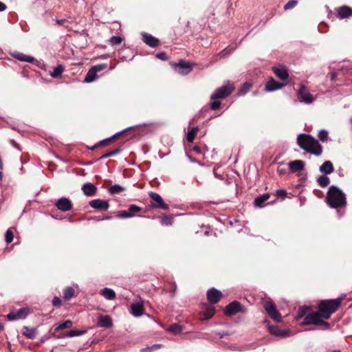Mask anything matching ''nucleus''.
<instances>
[{"label": "nucleus", "instance_id": "bb28decb", "mask_svg": "<svg viewBox=\"0 0 352 352\" xmlns=\"http://www.w3.org/2000/svg\"><path fill=\"white\" fill-rule=\"evenodd\" d=\"M98 326L101 327H111V319L109 316H100L98 319Z\"/></svg>", "mask_w": 352, "mask_h": 352}, {"label": "nucleus", "instance_id": "20e7f679", "mask_svg": "<svg viewBox=\"0 0 352 352\" xmlns=\"http://www.w3.org/2000/svg\"><path fill=\"white\" fill-rule=\"evenodd\" d=\"M234 90V87L228 83L226 85L221 86L217 89L211 95V100L223 99L230 96Z\"/></svg>", "mask_w": 352, "mask_h": 352}, {"label": "nucleus", "instance_id": "4468645a", "mask_svg": "<svg viewBox=\"0 0 352 352\" xmlns=\"http://www.w3.org/2000/svg\"><path fill=\"white\" fill-rule=\"evenodd\" d=\"M221 292L214 287L210 288L207 292V299L212 304L217 303L221 299Z\"/></svg>", "mask_w": 352, "mask_h": 352}, {"label": "nucleus", "instance_id": "c85d7f7f", "mask_svg": "<svg viewBox=\"0 0 352 352\" xmlns=\"http://www.w3.org/2000/svg\"><path fill=\"white\" fill-rule=\"evenodd\" d=\"M98 78V76L96 72L94 70V69L90 68L87 72L84 82L90 83L94 82Z\"/></svg>", "mask_w": 352, "mask_h": 352}, {"label": "nucleus", "instance_id": "5701e85b", "mask_svg": "<svg viewBox=\"0 0 352 352\" xmlns=\"http://www.w3.org/2000/svg\"><path fill=\"white\" fill-rule=\"evenodd\" d=\"M319 170L320 173L325 175H329L334 170L333 165L330 161H325L320 167Z\"/></svg>", "mask_w": 352, "mask_h": 352}, {"label": "nucleus", "instance_id": "39448f33", "mask_svg": "<svg viewBox=\"0 0 352 352\" xmlns=\"http://www.w3.org/2000/svg\"><path fill=\"white\" fill-rule=\"evenodd\" d=\"M151 198V207L155 209L168 210L169 206L166 204L162 197L157 192H150L148 193Z\"/></svg>", "mask_w": 352, "mask_h": 352}, {"label": "nucleus", "instance_id": "1a4fd4ad", "mask_svg": "<svg viewBox=\"0 0 352 352\" xmlns=\"http://www.w3.org/2000/svg\"><path fill=\"white\" fill-rule=\"evenodd\" d=\"M298 98L300 102L309 104L314 101L313 96L307 90L304 85H301L297 93Z\"/></svg>", "mask_w": 352, "mask_h": 352}, {"label": "nucleus", "instance_id": "774afa93", "mask_svg": "<svg viewBox=\"0 0 352 352\" xmlns=\"http://www.w3.org/2000/svg\"><path fill=\"white\" fill-rule=\"evenodd\" d=\"M332 352H341L340 350H334Z\"/></svg>", "mask_w": 352, "mask_h": 352}, {"label": "nucleus", "instance_id": "c03bdc74", "mask_svg": "<svg viewBox=\"0 0 352 352\" xmlns=\"http://www.w3.org/2000/svg\"><path fill=\"white\" fill-rule=\"evenodd\" d=\"M24 329L25 330L23 332V334L25 335V336H26L28 338H34V336H35V331H34V329H30V328H28L27 327H25Z\"/></svg>", "mask_w": 352, "mask_h": 352}, {"label": "nucleus", "instance_id": "f704fd0d", "mask_svg": "<svg viewBox=\"0 0 352 352\" xmlns=\"http://www.w3.org/2000/svg\"><path fill=\"white\" fill-rule=\"evenodd\" d=\"M122 149L120 148H117L113 151H111L109 152H107V153H104L100 157V159H106V158H108V157H112V156H114V155H116L119 153H120L122 152Z\"/></svg>", "mask_w": 352, "mask_h": 352}, {"label": "nucleus", "instance_id": "338daca9", "mask_svg": "<svg viewBox=\"0 0 352 352\" xmlns=\"http://www.w3.org/2000/svg\"><path fill=\"white\" fill-rule=\"evenodd\" d=\"M111 218V217L107 216V217L102 218V220H108V219H110Z\"/></svg>", "mask_w": 352, "mask_h": 352}, {"label": "nucleus", "instance_id": "a878e982", "mask_svg": "<svg viewBox=\"0 0 352 352\" xmlns=\"http://www.w3.org/2000/svg\"><path fill=\"white\" fill-rule=\"evenodd\" d=\"M12 56L16 59L23 62L33 63L34 61V58L32 56L20 52H14L12 54Z\"/></svg>", "mask_w": 352, "mask_h": 352}, {"label": "nucleus", "instance_id": "0eeeda50", "mask_svg": "<svg viewBox=\"0 0 352 352\" xmlns=\"http://www.w3.org/2000/svg\"><path fill=\"white\" fill-rule=\"evenodd\" d=\"M143 211V208L134 204L129 206L127 210H122L118 213L117 217L119 219H127L135 217V213Z\"/></svg>", "mask_w": 352, "mask_h": 352}, {"label": "nucleus", "instance_id": "13d9d810", "mask_svg": "<svg viewBox=\"0 0 352 352\" xmlns=\"http://www.w3.org/2000/svg\"><path fill=\"white\" fill-rule=\"evenodd\" d=\"M131 128H132V126H129L122 131H120L116 133V134H114L113 135H112L111 138H112V140H113V139L121 135L122 133H124L125 131H126L128 129H129Z\"/></svg>", "mask_w": 352, "mask_h": 352}, {"label": "nucleus", "instance_id": "ddd939ff", "mask_svg": "<svg viewBox=\"0 0 352 352\" xmlns=\"http://www.w3.org/2000/svg\"><path fill=\"white\" fill-rule=\"evenodd\" d=\"M55 206L60 211L67 212L72 208L73 205L68 198L62 197L56 201Z\"/></svg>", "mask_w": 352, "mask_h": 352}, {"label": "nucleus", "instance_id": "680f3d73", "mask_svg": "<svg viewBox=\"0 0 352 352\" xmlns=\"http://www.w3.org/2000/svg\"><path fill=\"white\" fill-rule=\"evenodd\" d=\"M6 8H7L6 5L4 3L0 1V12L5 11L6 10Z\"/></svg>", "mask_w": 352, "mask_h": 352}, {"label": "nucleus", "instance_id": "b1692460", "mask_svg": "<svg viewBox=\"0 0 352 352\" xmlns=\"http://www.w3.org/2000/svg\"><path fill=\"white\" fill-rule=\"evenodd\" d=\"M82 190L87 196H94L97 190L96 187L91 183H86L82 186Z\"/></svg>", "mask_w": 352, "mask_h": 352}, {"label": "nucleus", "instance_id": "393cba45", "mask_svg": "<svg viewBox=\"0 0 352 352\" xmlns=\"http://www.w3.org/2000/svg\"><path fill=\"white\" fill-rule=\"evenodd\" d=\"M289 166L292 172L299 171L304 168L305 163L302 160H294L289 163Z\"/></svg>", "mask_w": 352, "mask_h": 352}, {"label": "nucleus", "instance_id": "2eb2a0df", "mask_svg": "<svg viewBox=\"0 0 352 352\" xmlns=\"http://www.w3.org/2000/svg\"><path fill=\"white\" fill-rule=\"evenodd\" d=\"M141 35L142 36V41L144 43H145L149 47L154 48L160 45L159 39L154 37L153 35L147 32H142Z\"/></svg>", "mask_w": 352, "mask_h": 352}, {"label": "nucleus", "instance_id": "ea45409f", "mask_svg": "<svg viewBox=\"0 0 352 352\" xmlns=\"http://www.w3.org/2000/svg\"><path fill=\"white\" fill-rule=\"evenodd\" d=\"M160 221L162 225L170 226L172 225L173 220L172 217H168L164 214L161 217Z\"/></svg>", "mask_w": 352, "mask_h": 352}, {"label": "nucleus", "instance_id": "3c124183", "mask_svg": "<svg viewBox=\"0 0 352 352\" xmlns=\"http://www.w3.org/2000/svg\"><path fill=\"white\" fill-rule=\"evenodd\" d=\"M286 190L283 189H278L276 191V196L277 197L285 198L287 196Z\"/></svg>", "mask_w": 352, "mask_h": 352}, {"label": "nucleus", "instance_id": "a19ab883", "mask_svg": "<svg viewBox=\"0 0 352 352\" xmlns=\"http://www.w3.org/2000/svg\"><path fill=\"white\" fill-rule=\"evenodd\" d=\"M162 345L158 344H154L150 346L143 348L140 350L141 352H152L154 350L161 348Z\"/></svg>", "mask_w": 352, "mask_h": 352}, {"label": "nucleus", "instance_id": "8fccbe9b", "mask_svg": "<svg viewBox=\"0 0 352 352\" xmlns=\"http://www.w3.org/2000/svg\"><path fill=\"white\" fill-rule=\"evenodd\" d=\"M107 65L106 63H102V64H98V65H94V66L91 67V68L94 69V70L97 73V72L104 70V69L107 68Z\"/></svg>", "mask_w": 352, "mask_h": 352}, {"label": "nucleus", "instance_id": "4c0bfd02", "mask_svg": "<svg viewBox=\"0 0 352 352\" xmlns=\"http://www.w3.org/2000/svg\"><path fill=\"white\" fill-rule=\"evenodd\" d=\"M64 68L63 65H58L56 67H54L52 72H51L50 76L52 78H57L58 76H60L61 74L63 72Z\"/></svg>", "mask_w": 352, "mask_h": 352}, {"label": "nucleus", "instance_id": "c9c22d12", "mask_svg": "<svg viewBox=\"0 0 352 352\" xmlns=\"http://www.w3.org/2000/svg\"><path fill=\"white\" fill-rule=\"evenodd\" d=\"M308 311L309 307L305 305L300 307L296 314V320L302 318L307 313Z\"/></svg>", "mask_w": 352, "mask_h": 352}, {"label": "nucleus", "instance_id": "6e6552de", "mask_svg": "<svg viewBox=\"0 0 352 352\" xmlns=\"http://www.w3.org/2000/svg\"><path fill=\"white\" fill-rule=\"evenodd\" d=\"M322 314L318 309V311L314 312L311 314H307L302 322V324L309 325V324H316L318 325L322 320Z\"/></svg>", "mask_w": 352, "mask_h": 352}, {"label": "nucleus", "instance_id": "5fc2aeb1", "mask_svg": "<svg viewBox=\"0 0 352 352\" xmlns=\"http://www.w3.org/2000/svg\"><path fill=\"white\" fill-rule=\"evenodd\" d=\"M221 106V102L219 101H214L210 104V108L212 110H217L219 109Z\"/></svg>", "mask_w": 352, "mask_h": 352}, {"label": "nucleus", "instance_id": "412c9836", "mask_svg": "<svg viewBox=\"0 0 352 352\" xmlns=\"http://www.w3.org/2000/svg\"><path fill=\"white\" fill-rule=\"evenodd\" d=\"M265 323H267L268 330L270 332L271 334L276 336H281L285 337L287 336V332L283 330H280L277 326H273L270 325L268 321H265Z\"/></svg>", "mask_w": 352, "mask_h": 352}, {"label": "nucleus", "instance_id": "aec40b11", "mask_svg": "<svg viewBox=\"0 0 352 352\" xmlns=\"http://www.w3.org/2000/svg\"><path fill=\"white\" fill-rule=\"evenodd\" d=\"M273 71L275 75L282 80H287L289 76L287 70L283 66L274 67Z\"/></svg>", "mask_w": 352, "mask_h": 352}, {"label": "nucleus", "instance_id": "4be33fe9", "mask_svg": "<svg viewBox=\"0 0 352 352\" xmlns=\"http://www.w3.org/2000/svg\"><path fill=\"white\" fill-rule=\"evenodd\" d=\"M143 311L144 307L141 302L133 303L131 305V314L135 317L142 316Z\"/></svg>", "mask_w": 352, "mask_h": 352}, {"label": "nucleus", "instance_id": "49530a36", "mask_svg": "<svg viewBox=\"0 0 352 352\" xmlns=\"http://www.w3.org/2000/svg\"><path fill=\"white\" fill-rule=\"evenodd\" d=\"M298 4L297 0H289L285 6L284 9L285 10H291L294 8Z\"/></svg>", "mask_w": 352, "mask_h": 352}, {"label": "nucleus", "instance_id": "7c9ffc66", "mask_svg": "<svg viewBox=\"0 0 352 352\" xmlns=\"http://www.w3.org/2000/svg\"><path fill=\"white\" fill-rule=\"evenodd\" d=\"M75 291L72 287L68 286L63 290V298L69 300L74 295Z\"/></svg>", "mask_w": 352, "mask_h": 352}, {"label": "nucleus", "instance_id": "e433bc0d", "mask_svg": "<svg viewBox=\"0 0 352 352\" xmlns=\"http://www.w3.org/2000/svg\"><path fill=\"white\" fill-rule=\"evenodd\" d=\"M72 325V322L70 320H67L65 322L59 324L58 326H56L54 329L56 331H58L61 329H67L71 327Z\"/></svg>", "mask_w": 352, "mask_h": 352}, {"label": "nucleus", "instance_id": "603ef678", "mask_svg": "<svg viewBox=\"0 0 352 352\" xmlns=\"http://www.w3.org/2000/svg\"><path fill=\"white\" fill-rule=\"evenodd\" d=\"M156 58L158 59H160L162 60H168V56L166 52H162L160 53H157L155 54Z\"/></svg>", "mask_w": 352, "mask_h": 352}, {"label": "nucleus", "instance_id": "cd10ccee", "mask_svg": "<svg viewBox=\"0 0 352 352\" xmlns=\"http://www.w3.org/2000/svg\"><path fill=\"white\" fill-rule=\"evenodd\" d=\"M100 294L107 300H113L116 298V293L113 289L104 287L100 291Z\"/></svg>", "mask_w": 352, "mask_h": 352}, {"label": "nucleus", "instance_id": "6e6d98bb", "mask_svg": "<svg viewBox=\"0 0 352 352\" xmlns=\"http://www.w3.org/2000/svg\"><path fill=\"white\" fill-rule=\"evenodd\" d=\"M52 305L54 307H59L61 305L60 298L57 296L54 297L52 300Z\"/></svg>", "mask_w": 352, "mask_h": 352}, {"label": "nucleus", "instance_id": "9d476101", "mask_svg": "<svg viewBox=\"0 0 352 352\" xmlns=\"http://www.w3.org/2000/svg\"><path fill=\"white\" fill-rule=\"evenodd\" d=\"M172 65L175 72L182 75H186L192 69V64L183 60H181L178 63H173Z\"/></svg>", "mask_w": 352, "mask_h": 352}, {"label": "nucleus", "instance_id": "6ab92c4d", "mask_svg": "<svg viewBox=\"0 0 352 352\" xmlns=\"http://www.w3.org/2000/svg\"><path fill=\"white\" fill-rule=\"evenodd\" d=\"M283 86V83L278 82L272 78L267 82L265 90L268 92H272L280 89Z\"/></svg>", "mask_w": 352, "mask_h": 352}, {"label": "nucleus", "instance_id": "a211bd4d", "mask_svg": "<svg viewBox=\"0 0 352 352\" xmlns=\"http://www.w3.org/2000/svg\"><path fill=\"white\" fill-rule=\"evenodd\" d=\"M270 197V195L269 193H264L256 197L254 201V206L258 208L265 207L267 205L265 204V202L269 199Z\"/></svg>", "mask_w": 352, "mask_h": 352}, {"label": "nucleus", "instance_id": "864d4df0", "mask_svg": "<svg viewBox=\"0 0 352 352\" xmlns=\"http://www.w3.org/2000/svg\"><path fill=\"white\" fill-rule=\"evenodd\" d=\"M112 140V138H107V139H104L100 142H99L98 143H97L96 145H94L91 149H94L95 148H96L97 146H101L102 144H104V143H107L109 142H110L111 140Z\"/></svg>", "mask_w": 352, "mask_h": 352}, {"label": "nucleus", "instance_id": "2f4dec72", "mask_svg": "<svg viewBox=\"0 0 352 352\" xmlns=\"http://www.w3.org/2000/svg\"><path fill=\"white\" fill-rule=\"evenodd\" d=\"M317 182L319 184V186L324 188V187L327 186L329 184L330 179L327 175H320L317 179Z\"/></svg>", "mask_w": 352, "mask_h": 352}, {"label": "nucleus", "instance_id": "72a5a7b5", "mask_svg": "<svg viewBox=\"0 0 352 352\" xmlns=\"http://www.w3.org/2000/svg\"><path fill=\"white\" fill-rule=\"evenodd\" d=\"M198 130H199V127L198 126H195V127L192 128L188 132V134H187V136H186V140H187L188 142H192L194 140L195 137L196 133H197Z\"/></svg>", "mask_w": 352, "mask_h": 352}, {"label": "nucleus", "instance_id": "e2e57ef3", "mask_svg": "<svg viewBox=\"0 0 352 352\" xmlns=\"http://www.w3.org/2000/svg\"><path fill=\"white\" fill-rule=\"evenodd\" d=\"M193 150L197 153H201V146H195L194 148H193Z\"/></svg>", "mask_w": 352, "mask_h": 352}, {"label": "nucleus", "instance_id": "052dcab7", "mask_svg": "<svg viewBox=\"0 0 352 352\" xmlns=\"http://www.w3.org/2000/svg\"><path fill=\"white\" fill-rule=\"evenodd\" d=\"M56 21V23L58 24V25H64L67 21V19H56L55 20Z\"/></svg>", "mask_w": 352, "mask_h": 352}, {"label": "nucleus", "instance_id": "58836bf2", "mask_svg": "<svg viewBox=\"0 0 352 352\" xmlns=\"http://www.w3.org/2000/svg\"><path fill=\"white\" fill-rule=\"evenodd\" d=\"M86 333L85 330H78V329H72L67 332V336L68 337H75L80 336Z\"/></svg>", "mask_w": 352, "mask_h": 352}, {"label": "nucleus", "instance_id": "f03ea898", "mask_svg": "<svg viewBox=\"0 0 352 352\" xmlns=\"http://www.w3.org/2000/svg\"><path fill=\"white\" fill-rule=\"evenodd\" d=\"M327 204L332 208H338L344 206L346 203L345 194L337 186L329 187L326 197Z\"/></svg>", "mask_w": 352, "mask_h": 352}, {"label": "nucleus", "instance_id": "473e14b6", "mask_svg": "<svg viewBox=\"0 0 352 352\" xmlns=\"http://www.w3.org/2000/svg\"><path fill=\"white\" fill-rule=\"evenodd\" d=\"M167 330L170 332H173L175 334L179 333L182 331L183 328L181 325L177 323L172 324L168 327Z\"/></svg>", "mask_w": 352, "mask_h": 352}, {"label": "nucleus", "instance_id": "423d86ee", "mask_svg": "<svg viewBox=\"0 0 352 352\" xmlns=\"http://www.w3.org/2000/svg\"><path fill=\"white\" fill-rule=\"evenodd\" d=\"M263 307L268 316L276 322H281L282 318L279 312L277 311L274 305L270 301H266L263 304Z\"/></svg>", "mask_w": 352, "mask_h": 352}, {"label": "nucleus", "instance_id": "79ce46f5", "mask_svg": "<svg viewBox=\"0 0 352 352\" xmlns=\"http://www.w3.org/2000/svg\"><path fill=\"white\" fill-rule=\"evenodd\" d=\"M328 134L329 133L327 130L322 129L319 131L318 137L320 141L324 142L327 140Z\"/></svg>", "mask_w": 352, "mask_h": 352}, {"label": "nucleus", "instance_id": "dca6fc26", "mask_svg": "<svg viewBox=\"0 0 352 352\" xmlns=\"http://www.w3.org/2000/svg\"><path fill=\"white\" fill-rule=\"evenodd\" d=\"M89 206L95 209L106 211L109 208V202L100 199H93L89 202Z\"/></svg>", "mask_w": 352, "mask_h": 352}, {"label": "nucleus", "instance_id": "f257e3e1", "mask_svg": "<svg viewBox=\"0 0 352 352\" xmlns=\"http://www.w3.org/2000/svg\"><path fill=\"white\" fill-rule=\"evenodd\" d=\"M298 145L308 153L319 156L322 154V147L318 141L309 134L300 133L297 138Z\"/></svg>", "mask_w": 352, "mask_h": 352}, {"label": "nucleus", "instance_id": "a18cd8bd", "mask_svg": "<svg viewBox=\"0 0 352 352\" xmlns=\"http://www.w3.org/2000/svg\"><path fill=\"white\" fill-rule=\"evenodd\" d=\"M13 239H14V234H13V232L10 230L8 229L6 232V234H5V240L6 241L7 243H10L12 242L13 241Z\"/></svg>", "mask_w": 352, "mask_h": 352}, {"label": "nucleus", "instance_id": "37998d69", "mask_svg": "<svg viewBox=\"0 0 352 352\" xmlns=\"http://www.w3.org/2000/svg\"><path fill=\"white\" fill-rule=\"evenodd\" d=\"M251 85L248 82H245L239 91V95H245L250 89Z\"/></svg>", "mask_w": 352, "mask_h": 352}, {"label": "nucleus", "instance_id": "c756f323", "mask_svg": "<svg viewBox=\"0 0 352 352\" xmlns=\"http://www.w3.org/2000/svg\"><path fill=\"white\" fill-rule=\"evenodd\" d=\"M124 190H125V188L120 184H114L111 186L108 190L111 195L120 194Z\"/></svg>", "mask_w": 352, "mask_h": 352}, {"label": "nucleus", "instance_id": "f8f14e48", "mask_svg": "<svg viewBox=\"0 0 352 352\" xmlns=\"http://www.w3.org/2000/svg\"><path fill=\"white\" fill-rule=\"evenodd\" d=\"M241 311H242L241 304L239 302L234 300L229 303L226 307L224 313L228 316H233Z\"/></svg>", "mask_w": 352, "mask_h": 352}, {"label": "nucleus", "instance_id": "f3484780", "mask_svg": "<svg viewBox=\"0 0 352 352\" xmlns=\"http://www.w3.org/2000/svg\"><path fill=\"white\" fill-rule=\"evenodd\" d=\"M337 16L340 19H346L352 16V8L342 6L336 9Z\"/></svg>", "mask_w": 352, "mask_h": 352}, {"label": "nucleus", "instance_id": "bf43d9fd", "mask_svg": "<svg viewBox=\"0 0 352 352\" xmlns=\"http://www.w3.org/2000/svg\"><path fill=\"white\" fill-rule=\"evenodd\" d=\"M318 325H322L324 329H329L330 328V324L323 320H322Z\"/></svg>", "mask_w": 352, "mask_h": 352}, {"label": "nucleus", "instance_id": "4d7b16f0", "mask_svg": "<svg viewBox=\"0 0 352 352\" xmlns=\"http://www.w3.org/2000/svg\"><path fill=\"white\" fill-rule=\"evenodd\" d=\"M230 53V50L228 49H224L223 51L219 53L218 56L221 58L224 57L226 55Z\"/></svg>", "mask_w": 352, "mask_h": 352}, {"label": "nucleus", "instance_id": "7ed1b4c3", "mask_svg": "<svg viewBox=\"0 0 352 352\" xmlns=\"http://www.w3.org/2000/svg\"><path fill=\"white\" fill-rule=\"evenodd\" d=\"M342 298H337L336 299L322 300L318 305V309L322 312V318L329 319L331 315L334 313L339 307Z\"/></svg>", "mask_w": 352, "mask_h": 352}, {"label": "nucleus", "instance_id": "9b49d317", "mask_svg": "<svg viewBox=\"0 0 352 352\" xmlns=\"http://www.w3.org/2000/svg\"><path fill=\"white\" fill-rule=\"evenodd\" d=\"M30 311L28 308H21L15 311H12L7 315L9 320H15L25 318L29 314Z\"/></svg>", "mask_w": 352, "mask_h": 352}, {"label": "nucleus", "instance_id": "69168bd1", "mask_svg": "<svg viewBox=\"0 0 352 352\" xmlns=\"http://www.w3.org/2000/svg\"><path fill=\"white\" fill-rule=\"evenodd\" d=\"M4 328V326L3 324L0 323V331H3Z\"/></svg>", "mask_w": 352, "mask_h": 352}, {"label": "nucleus", "instance_id": "09e8293b", "mask_svg": "<svg viewBox=\"0 0 352 352\" xmlns=\"http://www.w3.org/2000/svg\"><path fill=\"white\" fill-rule=\"evenodd\" d=\"M214 314V309L212 307L207 309L206 313L204 314V318L205 320H208Z\"/></svg>", "mask_w": 352, "mask_h": 352}, {"label": "nucleus", "instance_id": "0e129e2a", "mask_svg": "<svg viewBox=\"0 0 352 352\" xmlns=\"http://www.w3.org/2000/svg\"><path fill=\"white\" fill-rule=\"evenodd\" d=\"M336 77H337V73L336 72H333L331 74V80H335L336 79Z\"/></svg>", "mask_w": 352, "mask_h": 352}, {"label": "nucleus", "instance_id": "de8ad7c7", "mask_svg": "<svg viewBox=\"0 0 352 352\" xmlns=\"http://www.w3.org/2000/svg\"><path fill=\"white\" fill-rule=\"evenodd\" d=\"M122 41H123V38L119 36H113L109 39V41L113 45H119L122 42Z\"/></svg>", "mask_w": 352, "mask_h": 352}]
</instances>
